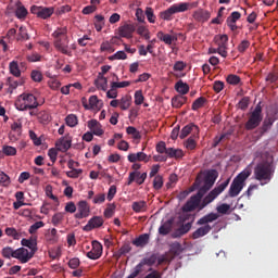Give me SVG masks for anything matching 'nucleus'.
Here are the masks:
<instances>
[{"label": "nucleus", "instance_id": "13d9d810", "mask_svg": "<svg viewBox=\"0 0 278 278\" xmlns=\"http://www.w3.org/2000/svg\"><path fill=\"white\" fill-rule=\"evenodd\" d=\"M249 103H251V99L249 97H243L238 103L239 110H247L249 108Z\"/></svg>", "mask_w": 278, "mask_h": 278}, {"label": "nucleus", "instance_id": "9b49d317", "mask_svg": "<svg viewBox=\"0 0 278 278\" xmlns=\"http://www.w3.org/2000/svg\"><path fill=\"white\" fill-rule=\"evenodd\" d=\"M31 257H34V251H30L25 249V248H18L17 250H15V260H18V262H21V264H27V262H29V260H31Z\"/></svg>", "mask_w": 278, "mask_h": 278}, {"label": "nucleus", "instance_id": "423d86ee", "mask_svg": "<svg viewBox=\"0 0 278 278\" xmlns=\"http://www.w3.org/2000/svg\"><path fill=\"white\" fill-rule=\"evenodd\" d=\"M264 121V114H262V102H258L254 110L248 114V122L245 123L247 131H253L262 125Z\"/></svg>", "mask_w": 278, "mask_h": 278}, {"label": "nucleus", "instance_id": "393cba45", "mask_svg": "<svg viewBox=\"0 0 278 278\" xmlns=\"http://www.w3.org/2000/svg\"><path fill=\"white\" fill-rule=\"evenodd\" d=\"M166 155L168 157H175V160H181V157H184V150L167 148Z\"/></svg>", "mask_w": 278, "mask_h": 278}, {"label": "nucleus", "instance_id": "0e129e2a", "mask_svg": "<svg viewBox=\"0 0 278 278\" xmlns=\"http://www.w3.org/2000/svg\"><path fill=\"white\" fill-rule=\"evenodd\" d=\"M41 227H45V222H37L29 227L28 231L29 233H36Z\"/></svg>", "mask_w": 278, "mask_h": 278}, {"label": "nucleus", "instance_id": "79ce46f5", "mask_svg": "<svg viewBox=\"0 0 278 278\" xmlns=\"http://www.w3.org/2000/svg\"><path fill=\"white\" fill-rule=\"evenodd\" d=\"M137 34L144 37L146 40H151V33L149 31V28H147V26H139L137 28Z\"/></svg>", "mask_w": 278, "mask_h": 278}, {"label": "nucleus", "instance_id": "864d4df0", "mask_svg": "<svg viewBox=\"0 0 278 278\" xmlns=\"http://www.w3.org/2000/svg\"><path fill=\"white\" fill-rule=\"evenodd\" d=\"M11 129L12 131H14L15 134H17V136H21L23 134V123L21 122H14L11 125Z\"/></svg>", "mask_w": 278, "mask_h": 278}, {"label": "nucleus", "instance_id": "c9c22d12", "mask_svg": "<svg viewBox=\"0 0 278 278\" xmlns=\"http://www.w3.org/2000/svg\"><path fill=\"white\" fill-rule=\"evenodd\" d=\"M15 15L18 18H25V16H27V9L21 2H17V8L15 10Z\"/></svg>", "mask_w": 278, "mask_h": 278}, {"label": "nucleus", "instance_id": "473e14b6", "mask_svg": "<svg viewBox=\"0 0 278 278\" xmlns=\"http://www.w3.org/2000/svg\"><path fill=\"white\" fill-rule=\"evenodd\" d=\"M10 73L14 77H20L21 76V68H18V62L12 61L9 65Z\"/></svg>", "mask_w": 278, "mask_h": 278}, {"label": "nucleus", "instance_id": "c03bdc74", "mask_svg": "<svg viewBox=\"0 0 278 278\" xmlns=\"http://www.w3.org/2000/svg\"><path fill=\"white\" fill-rule=\"evenodd\" d=\"M96 86L99 90H108V78L105 77H100L98 80H96Z\"/></svg>", "mask_w": 278, "mask_h": 278}, {"label": "nucleus", "instance_id": "603ef678", "mask_svg": "<svg viewBox=\"0 0 278 278\" xmlns=\"http://www.w3.org/2000/svg\"><path fill=\"white\" fill-rule=\"evenodd\" d=\"M29 138L30 140H33L35 147H40V144H42V139L40 137H38V135H36L34 132V130H29Z\"/></svg>", "mask_w": 278, "mask_h": 278}, {"label": "nucleus", "instance_id": "774afa93", "mask_svg": "<svg viewBox=\"0 0 278 278\" xmlns=\"http://www.w3.org/2000/svg\"><path fill=\"white\" fill-rule=\"evenodd\" d=\"M156 151L161 154H166V151H168V148H166V142L164 141H160L157 144H156Z\"/></svg>", "mask_w": 278, "mask_h": 278}, {"label": "nucleus", "instance_id": "bf43d9fd", "mask_svg": "<svg viewBox=\"0 0 278 278\" xmlns=\"http://www.w3.org/2000/svg\"><path fill=\"white\" fill-rule=\"evenodd\" d=\"M21 242L23 247H27L30 251H34V254L36 253V242L28 239H22Z\"/></svg>", "mask_w": 278, "mask_h": 278}, {"label": "nucleus", "instance_id": "ea45409f", "mask_svg": "<svg viewBox=\"0 0 278 278\" xmlns=\"http://www.w3.org/2000/svg\"><path fill=\"white\" fill-rule=\"evenodd\" d=\"M4 231L9 238H13V240H21V232H17L15 228L9 227L5 228Z\"/></svg>", "mask_w": 278, "mask_h": 278}, {"label": "nucleus", "instance_id": "f704fd0d", "mask_svg": "<svg viewBox=\"0 0 278 278\" xmlns=\"http://www.w3.org/2000/svg\"><path fill=\"white\" fill-rule=\"evenodd\" d=\"M126 132L128 134V136H132L134 140H140V138H142L140 131H138V129H136V127L134 126H128L126 128Z\"/></svg>", "mask_w": 278, "mask_h": 278}, {"label": "nucleus", "instance_id": "4468645a", "mask_svg": "<svg viewBox=\"0 0 278 278\" xmlns=\"http://www.w3.org/2000/svg\"><path fill=\"white\" fill-rule=\"evenodd\" d=\"M83 105L85 110H101L103 102L97 96H91L89 98V104H86V98H83Z\"/></svg>", "mask_w": 278, "mask_h": 278}, {"label": "nucleus", "instance_id": "58836bf2", "mask_svg": "<svg viewBox=\"0 0 278 278\" xmlns=\"http://www.w3.org/2000/svg\"><path fill=\"white\" fill-rule=\"evenodd\" d=\"M115 212H116V204L115 203L108 204L106 208L104 210L105 218H112Z\"/></svg>", "mask_w": 278, "mask_h": 278}, {"label": "nucleus", "instance_id": "49530a36", "mask_svg": "<svg viewBox=\"0 0 278 278\" xmlns=\"http://www.w3.org/2000/svg\"><path fill=\"white\" fill-rule=\"evenodd\" d=\"M65 123L68 127H77L78 119L75 114H70L66 116Z\"/></svg>", "mask_w": 278, "mask_h": 278}, {"label": "nucleus", "instance_id": "2eb2a0df", "mask_svg": "<svg viewBox=\"0 0 278 278\" xmlns=\"http://www.w3.org/2000/svg\"><path fill=\"white\" fill-rule=\"evenodd\" d=\"M127 160L131 164H135L136 162H144V164H147L151 160V156L147 155L144 152H137L128 154Z\"/></svg>", "mask_w": 278, "mask_h": 278}, {"label": "nucleus", "instance_id": "a19ab883", "mask_svg": "<svg viewBox=\"0 0 278 278\" xmlns=\"http://www.w3.org/2000/svg\"><path fill=\"white\" fill-rule=\"evenodd\" d=\"M226 81L230 86H238V84H240V81H242V79L240 78V76H238L236 74H230L227 76Z\"/></svg>", "mask_w": 278, "mask_h": 278}, {"label": "nucleus", "instance_id": "de8ad7c7", "mask_svg": "<svg viewBox=\"0 0 278 278\" xmlns=\"http://www.w3.org/2000/svg\"><path fill=\"white\" fill-rule=\"evenodd\" d=\"M62 220H64V214L63 213H56L52 216V225L54 227H59V225H62Z\"/></svg>", "mask_w": 278, "mask_h": 278}, {"label": "nucleus", "instance_id": "9d476101", "mask_svg": "<svg viewBox=\"0 0 278 278\" xmlns=\"http://www.w3.org/2000/svg\"><path fill=\"white\" fill-rule=\"evenodd\" d=\"M136 182L137 186H142L144 181H147V172L140 173V172H130L128 176V181L126 182V186H131L132 182Z\"/></svg>", "mask_w": 278, "mask_h": 278}, {"label": "nucleus", "instance_id": "b1692460", "mask_svg": "<svg viewBox=\"0 0 278 278\" xmlns=\"http://www.w3.org/2000/svg\"><path fill=\"white\" fill-rule=\"evenodd\" d=\"M173 231V222L172 219L166 220L163 225L159 228L160 236H168Z\"/></svg>", "mask_w": 278, "mask_h": 278}, {"label": "nucleus", "instance_id": "dca6fc26", "mask_svg": "<svg viewBox=\"0 0 278 278\" xmlns=\"http://www.w3.org/2000/svg\"><path fill=\"white\" fill-rule=\"evenodd\" d=\"M136 27L134 24H124L118 27L119 38H132Z\"/></svg>", "mask_w": 278, "mask_h": 278}, {"label": "nucleus", "instance_id": "4be33fe9", "mask_svg": "<svg viewBox=\"0 0 278 278\" xmlns=\"http://www.w3.org/2000/svg\"><path fill=\"white\" fill-rule=\"evenodd\" d=\"M175 90L178 94H188L190 92V86L180 79L175 84Z\"/></svg>", "mask_w": 278, "mask_h": 278}, {"label": "nucleus", "instance_id": "7c9ffc66", "mask_svg": "<svg viewBox=\"0 0 278 278\" xmlns=\"http://www.w3.org/2000/svg\"><path fill=\"white\" fill-rule=\"evenodd\" d=\"M205 103H207V99H205V97H200L194 100V102L192 103L191 110H193V112H197V110H201V108H203Z\"/></svg>", "mask_w": 278, "mask_h": 278}, {"label": "nucleus", "instance_id": "f03ea898", "mask_svg": "<svg viewBox=\"0 0 278 278\" xmlns=\"http://www.w3.org/2000/svg\"><path fill=\"white\" fill-rule=\"evenodd\" d=\"M219 215L218 213H208L201 217L198 222L197 225H200L202 227L198 228L195 231L192 233V239L193 240H199V238H203L204 236H207L210 231H212V226H210V223H214V220H218Z\"/></svg>", "mask_w": 278, "mask_h": 278}, {"label": "nucleus", "instance_id": "a211bd4d", "mask_svg": "<svg viewBox=\"0 0 278 278\" xmlns=\"http://www.w3.org/2000/svg\"><path fill=\"white\" fill-rule=\"evenodd\" d=\"M54 48L56 51L63 53V55H68V58H73V52L68 49V45L64 43L62 39L54 40Z\"/></svg>", "mask_w": 278, "mask_h": 278}, {"label": "nucleus", "instance_id": "09e8293b", "mask_svg": "<svg viewBox=\"0 0 278 278\" xmlns=\"http://www.w3.org/2000/svg\"><path fill=\"white\" fill-rule=\"evenodd\" d=\"M249 47H251V41L244 39L238 45L237 51H239V53H245Z\"/></svg>", "mask_w": 278, "mask_h": 278}, {"label": "nucleus", "instance_id": "f8f14e48", "mask_svg": "<svg viewBox=\"0 0 278 278\" xmlns=\"http://www.w3.org/2000/svg\"><path fill=\"white\" fill-rule=\"evenodd\" d=\"M103 255V245L99 241H92V249L87 253L89 260H99Z\"/></svg>", "mask_w": 278, "mask_h": 278}, {"label": "nucleus", "instance_id": "6ab92c4d", "mask_svg": "<svg viewBox=\"0 0 278 278\" xmlns=\"http://www.w3.org/2000/svg\"><path fill=\"white\" fill-rule=\"evenodd\" d=\"M192 17L194 21H198V23H205L206 21H210V12L200 9L193 12Z\"/></svg>", "mask_w": 278, "mask_h": 278}, {"label": "nucleus", "instance_id": "5701e85b", "mask_svg": "<svg viewBox=\"0 0 278 278\" xmlns=\"http://www.w3.org/2000/svg\"><path fill=\"white\" fill-rule=\"evenodd\" d=\"M190 229H192V222L182 225L176 232L172 235V238H181V236H186Z\"/></svg>", "mask_w": 278, "mask_h": 278}, {"label": "nucleus", "instance_id": "f3484780", "mask_svg": "<svg viewBox=\"0 0 278 278\" xmlns=\"http://www.w3.org/2000/svg\"><path fill=\"white\" fill-rule=\"evenodd\" d=\"M103 217L101 216H93L84 227V231H92V229H98V227H103Z\"/></svg>", "mask_w": 278, "mask_h": 278}, {"label": "nucleus", "instance_id": "20e7f679", "mask_svg": "<svg viewBox=\"0 0 278 278\" xmlns=\"http://www.w3.org/2000/svg\"><path fill=\"white\" fill-rule=\"evenodd\" d=\"M199 7V2H180L173 4L167 10L161 12V18L163 21H173L174 14H179L181 12H188V10H194Z\"/></svg>", "mask_w": 278, "mask_h": 278}, {"label": "nucleus", "instance_id": "37998d69", "mask_svg": "<svg viewBox=\"0 0 278 278\" xmlns=\"http://www.w3.org/2000/svg\"><path fill=\"white\" fill-rule=\"evenodd\" d=\"M46 195L54 201L55 203H60V200L56 195L53 194V187L51 185H47L45 188Z\"/></svg>", "mask_w": 278, "mask_h": 278}, {"label": "nucleus", "instance_id": "4c0bfd02", "mask_svg": "<svg viewBox=\"0 0 278 278\" xmlns=\"http://www.w3.org/2000/svg\"><path fill=\"white\" fill-rule=\"evenodd\" d=\"M56 147H59L60 151H68L71 149V140L61 139L56 142Z\"/></svg>", "mask_w": 278, "mask_h": 278}, {"label": "nucleus", "instance_id": "ddd939ff", "mask_svg": "<svg viewBox=\"0 0 278 278\" xmlns=\"http://www.w3.org/2000/svg\"><path fill=\"white\" fill-rule=\"evenodd\" d=\"M75 218L81 220V218H88L90 216V206L86 201L78 202V212L74 215Z\"/></svg>", "mask_w": 278, "mask_h": 278}, {"label": "nucleus", "instance_id": "72a5a7b5", "mask_svg": "<svg viewBox=\"0 0 278 278\" xmlns=\"http://www.w3.org/2000/svg\"><path fill=\"white\" fill-rule=\"evenodd\" d=\"M0 153H3V155H7L8 157H12L16 155V148L12 146H3L2 151Z\"/></svg>", "mask_w": 278, "mask_h": 278}, {"label": "nucleus", "instance_id": "aec40b11", "mask_svg": "<svg viewBox=\"0 0 278 278\" xmlns=\"http://www.w3.org/2000/svg\"><path fill=\"white\" fill-rule=\"evenodd\" d=\"M5 85L9 86V88L7 89V92H9V94H12L14 90H16L20 86H23V80H18L14 77H9L7 79Z\"/></svg>", "mask_w": 278, "mask_h": 278}, {"label": "nucleus", "instance_id": "e433bc0d", "mask_svg": "<svg viewBox=\"0 0 278 278\" xmlns=\"http://www.w3.org/2000/svg\"><path fill=\"white\" fill-rule=\"evenodd\" d=\"M194 138L199 137L191 136L185 141V147L188 151H194V149H197V140H194Z\"/></svg>", "mask_w": 278, "mask_h": 278}, {"label": "nucleus", "instance_id": "39448f33", "mask_svg": "<svg viewBox=\"0 0 278 278\" xmlns=\"http://www.w3.org/2000/svg\"><path fill=\"white\" fill-rule=\"evenodd\" d=\"M251 167L245 168L242 170L231 182L230 188L228 190V194L231 198L238 197L242 189L244 188V181L251 177Z\"/></svg>", "mask_w": 278, "mask_h": 278}, {"label": "nucleus", "instance_id": "5fc2aeb1", "mask_svg": "<svg viewBox=\"0 0 278 278\" xmlns=\"http://www.w3.org/2000/svg\"><path fill=\"white\" fill-rule=\"evenodd\" d=\"M144 103V96L142 94V90H137L135 92V105H142Z\"/></svg>", "mask_w": 278, "mask_h": 278}, {"label": "nucleus", "instance_id": "cd10ccee", "mask_svg": "<svg viewBox=\"0 0 278 278\" xmlns=\"http://www.w3.org/2000/svg\"><path fill=\"white\" fill-rule=\"evenodd\" d=\"M186 101H188V98L184 96H176L172 98V105L173 108H176L178 110L186 103Z\"/></svg>", "mask_w": 278, "mask_h": 278}, {"label": "nucleus", "instance_id": "6e6552de", "mask_svg": "<svg viewBox=\"0 0 278 278\" xmlns=\"http://www.w3.org/2000/svg\"><path fill=\"white\" fill-rule=\"evenodd\" d=\"M216 179H218V172L216 169H211L206 173L204 178V186H202L199 190L204 194L216 184Z\"/></svg>", "mask_w": 278, "mask_h": 278}, {"label": "nucleus", "instance_id": "69168bd1", "mask_svg": "<svg viewBox=\"0 0 278 278\" xmlns=\"http://www.w3.org/2000/svg\"><path fill=\"white\" fill-rule=\"evenodd\" d=\"M229 210H231V205H229L227 203H224L216 207V211L218 212V214H227V212H229Z\"/></svg>", "mask_w": 278, "mask_h": 278}, {"label": "nucleus", "instance_id": "6e6d98bb", "mask_svg": "<svg viewBox=\"0 0 278 278\" xmlns=\"http://www.w3.org/2000/svg\"><path fill=\"white\" fill-rule=\"evenodd\" d=\"M0 184H2V186H5V187L12 184V180H10V176H8V174H5L2 170H0Z\"/></svg>", "mask_w": 278, "mask_h": 278}, {"label": "nucleus", "instance_id": "4d7b16f0", "mask_svg": "<svg viewBox=\"0 0 278 278\" xmlns=\"http://www.w3.org/2000/svg\"><path fill=\"white\" fill-rule=\"evenodd\" d=\"M143 266H153L157 262V256L155 254H152L150 257H144L142 261Z\"/></svg>", "mask_w": 278, "mask_h": 278}, {"label": "nucleus", "instance_id": "680f3d73", "mask_svg": "<svg viewBox=\"0 0 278 278\" xmlns=\"http://www.w3.org/2000/svg\"><path fill=\"white\" fill-rule=\"evenodd\" d=\"M100 51H110L111 53H114V47L111 41H104L100 46Z\"/></svg>", "mask_w": 278, "mask_h": 278}, {"label": "nucleus", "instance_id": "052dcab7", "mask_svg": "<svg viewBox=\"0 0 278 278\" xmlns=\"http://www.w3.org/2000/svg\"><path fill=\"white\" fill-rule=\"evenodd\" d=\"M81 173H84L83 169H77V168H73L70 172H66L67 177H70L71 179H77L79 177V175H81Z\"/></svg>", "mask_w": 278, "mask_h": 278}, {"label": "nucleus", "instance_id": "a878e982", "mask_svg": "<svg viewBox=\"0 0 278 278\" xmlns=\"http://www.w3.org/2000/svg\"><path fill=\"white\" fill-rule=\"evenodd\" d=\"M53 12H55V9L52 7L50 8L41 7L38 18H43V20L51 18V16H53Z\"/></svg>", "mask_w": 278, "mask_h": 278}, {"label": "nucleus", "instance_id": "bb28decb", "mask_svg": "<svg viewBox=\"0 0 278 278\" xmlns=\"http://www.w3.org/2000/svg\"><path fill=\"white\" fill-rule=\"evenodd\" d=\"M149 233H143L141 236H139L134 242L132 244H135V247H147V244H149Z\"/></svg>", "mask_w": 278, "mask_h": 278}, {"label": "nucleus", "instance_id": "c85d7f7f", "mask_svg": "<svg viewBox=\"0 0 278 278\" xmlns=\"http://www.w3.org/2000/svg\"><path fill=\"white\" fill-rule=\"evenodd\" d=\"M156 37L162 42H165V45H173V41L175 40V38L173 36H170L169 34H164V31H159L156 34Z\"/></svg>", "mask_w": 278, "mask_h": 278}, {"label": "nucleus", "instance_id": "e2e57ef3", "mask_svg": "<svg viewBox=\"0 0 278 278\" xmlns=\"http://www.w3.org/2000/svg\"><path fill=\"white\" fill-rule=\"evenodd\" d=\"M109 60H127V53L125 51H117Z\"/></svg>", "mask_w": 278, "mask_h": 278}, {"label": "nucleus", "instance_id": "1a4fd4ad", "mask_svg": "<svg viewBox=\"0 0 278 278\" xmlns=\"http://www.w3.org/2000/svg\"><path fill=\"white\" fill-rule=\"evenodd\" d=\"M199 126L194 125L193 123L186 125L179 135L180 140H184L185 138H188V136H193V138H199L200 134Z\"/></svg>", "mask_w": 278, "mask_h": 278}, {"label": "nucleus", "instance_id": "0eeeda50", "mask_svg": "<svg viewBox=\"0 0 278 278\" xmlns=\"http://www.w3.org/2000/svg\"><path fill=\"white\" fill-rule=\"evenodd\" d=\"M20 99L15 102V108L20 112H26V110H36L38 108V99L31 93H22Z\"/></svg>", "mask_w": 278, "mask_h": 278}, {"label": "nucleus", "instance_id": "3c124183", "mask_svg": "<svg viewBox=\"0 0 278 278\" xmlns=\"http://www.w3.org/2000/svg\"><path fill=\"white\" fill-rule=\"evenodd\" d=\"M162 186H164V178L160 175L155 176L153 180L154 190H161Z\"/></svg>", "mask_w": 278, "mask_h": 278}, {"label": "nucleus", "instance_id": "338daca9", "mask_svg": "<svg viewBox=\"0 0 278 278\" xmlns=\"http://www.w3.org/2000/svg\"><path fill=\"white\" fill-rule=\"evenodd\" d=\"M146 16H147L149 23H155V14H153V9L148 7L146 9Z\"/></svg>", "mask_w": 278, "mask_h": 278}, {"label": "nucleus", "instance_id": "412c9836", "mask_svg": "<svg viewBox=\"0 0 278 278\" xmlns=\"http://www.w3.org/2000/svg\"><path fill=\"white\" fill-rule=\"evenodd\" d=\"M88 128L92 131L94 136H103V129L101 124L97 119H90L88 122Z\"/></svg>", "mask_w": 278, "mask_h": 278}, {"label": "nucleus", "instance_id": "c756f323", "mask_svg": "<svg viewBox=\"0 0 278 278\" xmlns=\"http://www.w3.org/2000/svg\"><path fill=\"white\" fill-rule=\"evenodd\" d=\"M37 118L42 125H47V123L51 122V115L47 111H40L37 114Z\"/></svg>", "mask_w": 278, "mask_h": 278}, {"label": "nucleus", "instance_id": "7ed1b4c3", "mask_svg": "<svg viewBox=\"0 0 278 278\" xmlns=\"http://www.w3.org/2000/svg\"><path fill=\"white\" fill-rule=\"evenodd\" d=\"M275 176V167L270 163H258L254 168V179L260 181L261 186L270 184V180Z\"/></svg>", "mask_w": 278, "mask_h": 278}, {"label": "nucleus", "instance_id": "f257e3e1", "mask_svg": "<svg viewBox=\"0 0 278 278\" xmlns=\"http://www.w3.org/2000/svg\"><path fill=\"white\" fill-rule=\"evenodd\" d=\"M229 181L231 178H227L224 182L219 184L215 187L205 197L203 191L198 190L197 194L192 195L188 202L182 206L184 212H194L197 207L200 206V210H203L206 205H210L219 194H223L225 190H227V186H229ZM203 197H205L203 199ZM203 199V200H202ZM202 200V203H201Z\"/></svg>", "mask_w": 278, "mask_h": 278}, {"label": "nucleus", "instance_id": "a18cd8bd", "mask_svg": "<svg viewBox=\"0 0 278 278\" xmlns=\"http://www.w3.org/2000/svg\"><path fill=\"white\" fill-rule=\"evenodd\" d=\"M16 250L5 247L2 249V256L5 257V260H10L11 257H15Z\"/></svg>", "mask_w": 278, "mask_h": 278}, {"label": "nucleus", "instance_id": "8fccbe9b", "mask_svg": "<svg viewBox=\"0 0 278 278\" xmlns=\"http://www.w3.org/2000/svg\"><path fill=\"white\" fill-rule=\"evenodd\" d=\"M68 33V30L66 29V27H62V28H58L53 34V38H55V40H61L62 36H66V34Z\"/></svg>", "mask_w": 278, "mask_h": 278}, {"label": "nucleus", "instance_id": "2f4dec72", "mask_svg": "<svg viewBox=\"0 0 278 278\" xmlns=\"http://www.w3.org/2000/svg\"><path fill=\"white\" fill-rule=\"evenodd\" d=\"M131 207L137 214H140V212L147 211V202L144 201L132 202Z\"/></svg>", "mask_w": 278, "mask_h": 278}]
</instances>
